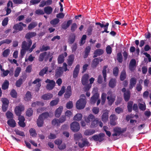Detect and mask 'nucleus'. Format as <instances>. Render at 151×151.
I'll return each mask as SVG.
<instances>
[{"label":"nucleus","instance_id":"f257e3e1","mask_svg":"<svg viewBox=\"0 0 151 151\" xmlns=\"http://www.w3.org/2000/svg\"><path fill=\"white\" fill-rule=\"evenodd\" d=\"M81 98L77 101L76 104V106L78 109H82L85 107L86 104V97L84 94H82L81 96Z\"/></svg>","mask_w":151,"mask_h":151},{"label":"nucleus","instance_id":"f03ea898","mask_svg":"<svg viewBox=\"0 0 151 151\" xmlns=\"http://www.w3.org/2000/svg\"><path fill=\"white\" fill-rule=\"evenodd\" d=\"M126 130V127L122 129L121 127H116L113 129V131L114 133L112 134V136L113 137L117 136H119L121 134L125 132Z\"/></svg>","mask_w":151,"mask_h":151},{"label":"nucleus","instance_id":"7ed1b4c3","mask_svg":"<svg viewBox=\"0 0 151 151\" xmlns=\"http://www.w3.org/2000/svg\"><path fill=\"white\" fill-rule=\"evenodd\" d=\"M1 101L2 103V110L3 112H5L8 107V105L9 104V101L6 98H2L1 99Z\"/></svg>","mask_w":151,"mask_h":151},{"label":"nucleus","instance_id":"20e7f679","mask_svg":"<svg viewBox=\"0 0 151 151\" xmlns=\"http://www.w3.org/2000/svg\"><path fill=\"white\" fill-rule=\"evenodd\" d=\"M122 91L124 93V98L125 101H128L130 97V92L129 90L127 91L125 88H123L122 89Z\"/></svg>","mask_w":151,"mask_h":151},{"label":"nucleus","instance_id":"39448f33","mask_svg":"<svg viewBox=\"0 0 151 151\" xmlns=\"http://www.w3.org/2000/svg\"><path fill=\"white\" fill-rule=\"evenodd\" d=\"M32 44V41L31 40H28L27 42L24 41L22 42V48L29 50Z\"/></svg>","mask_w":151,"mask_h":151},{"label":"nucleus","instance_id":"423d86ee","mask_svg":"<svg viewBox=\"0 0 151 151\" xmlns=\"http://www.w3.org/2000/svg\"><path fill=\"white\" fill-rule=\"evenodd\" d=\"M79 124L76 122H73L70 124V129L74 132H78L80 129Z\"/></svg>","mask_w":151,"mask_h":151},{"label":"nucleus","instance_id":"0eeeda50","mask_svg":"<svg viewBox=\"0 0 151 151\" xmlns=\"http://www.w3.org/2000/svg\"><path fill=\"white\" fill-rule=\"evenodd\" d=\"M24 109V106L22 105L17 106L15 109V112L16 115L19 116L21 115V112Z\"/></svg>","mask_w":151,"mask_h":151},{"label":"nucleus","instance_id":"6e6552de","mask_svg":"<svg viewBox=\"0 0 151 151\" xmlns=\"http://www.w3.org/2000/svg\"><path fill=\"white\" fill-rule=\"evenodd\" d=\"M72 95L71 87L70 86H68L67 87L66 90L64 94V97L66 99L70 98Z\"/></svg>","mask_w":151,"mask_h":151},{"label":"nucleus","instance_id":"1a4fd4ad","mask_svg":"<svg viewBox=\"0 0 151 151\" xmlns=\"http://www.w3.org/2000/svg\"><path fill=\"white\" fill-rule=\"evenodd\" d=\"M89 76L88 74H84L81 79V82L83 85H86L88 82V79Z\"/></svg>","mask_w":151,"mask_h":151},{"label":"nucleus","instance_id":"9d476101","mask_svg":"<svg viewBox=\"0 0 151 151\" xmlns=\"http://www.w3.org/2000/svg\"><path fill=\"white\" fill-rule=\"evenodd\" d=\"M95 118V116L91 114L88 116L84 117V120L87 124H89Z\"/></svg>","mask_w":151,"mask_h":151},{"label":"nucleus","instance_id":"9b49d317","mask_svg":"<svg viewBox=\"0 0 151 151\" xmlns=\"http://www.w3.org/2000/svg\"><path fill=\"white\" fill-rule=\"evenodd\" d=\"M101 120L104 122H106L108 120L109 112L108 111H104L101 116Z\"/></svg>","mask_w":151,"mask_h":151},{"label":"nucleus","instance_id":"f8f14e48","mask_svg":"<svg viewBox=\"0 0 151 151\" xmlns=\"http://www.w3.org/2000/svg\"><path fill=\"white\" fill-rule=\"evenodd\" d=\"M82 141V143H81L80 142L78 143V145L79 147L81 148H82L84 146H90V144L89 142L86 139H81Z\"/></svg>","mask_w":151,"mask_h":151},{"label":"nucleus","instance_id":"ddd939ff","mask_svg":"<svg viewBox=\"0 0 151 151\" xmlns=\"http://www.w3.org/2000/svg\"><path fill=\"white\" fill-rule=\"evenodd\" d=\"M104 53L103 50L101 49H98L95 50L93 53V58H96L98 56L102 55Z\"/></svg>","mask_w":151,"mask_h":151},{"label":"nucleus","instance_id":"4468645a","mask_svg":"<svg viewBox=\"0 0 151 151\" xmlns=\"http://www.w3.org/2000/svg\"><path fill=\"white\" fill-rule=\"evenodd\" d=\"M80 65L79 64L76 65L73 72V77L74 78H76L78 76L79 72Z\"/></svg>","mask_w":151,"mask_h":151},{"label":"nucleus","instance_id":"2eb2a0df","mask_svg":"<svg viewBox=\"0 0 151 151\" xmlns=\"http://www.w3.org/2000/svg\"><path fill=\"white\" fill-rule=\"evenodd\" d=\"M63 68L61 67H59L55 73V76L56 77L59 78L63 74Z\"/></svg>","mask_w":151,"mask_h":151},{"label":"nucleus","instance_id":"dca6fc26","mask_svg":"<svg viewBox=\"0 0 151 151\" xmlns=\"http://www.w3.org/2000/svg\"><path fill=\"white\" fill-rule=\"evenodd\" d=\"M99 97V94L96 93L91 97L90 99V102L91 104H94L96 103L97 100Z\"/></svg>","mask_w":151,"mask_h":151},{"label":"nucleus","instance_id":"f3484780","mask_svg":"<svg viewBox=\"0 0 151 151\" xmlns=\"http://www.w3.org/2000/svg\"><path fill=\"white\" fill-rule=\"evenodd\" d=\"M136 61L134 59H132L130 61L129 68L131 71H133L134 70L136 66Z\"/></svg>","mask_w":151,"mask_h":151},{"label":"nucleus","instance_id":"a211bd4d","mask_svg":"<svg viewBox=\"0 0 151 151\" xmlns=\"http://www.w3.org/2000/svg\"><path fill=\"white\" fill-rule=\"evenodd\" d=\"M137 82L136 79L134 78H132L130 80V83L129 85V89H132L136 84Z\"/></svg>","mask_w":151,"mask_h":151},{"label":"nucleus","instance_id":"6ab92c4d","mask_svg":"<svg viewBox=\"0 0 151 151\" xmlns=\"http://www.w3.org/2000/svg\"><path fill=\"white\" fill-rule=\"evenodd\" d=\"M116 96H113L111 95L110 97L108 96L107 99L108 100V104L109 105L111 106L115 100Z\"/></svg>","mask_w":151,"mask_h":151},{"label":"nucleus","instance_id":"aec40b11","mask_svg":"<svg viewBox=\"0 0 151 151\" xmlns=\"http://www.w3.org/2000/svg\"><path fill=\"white\" fill-rule=\"evenodd\" d=\"M21 22L15 24L13 27V28L15 30L18 31H22L23 29V27L21 24Z\"/></svg>","mask_w":151,"mask_h":151},{"label":"nucleus","instance_id":"412c9836","mask_svg":"<svg viewBox=\"0 0 151 151\" xmlns=\"http://www.w3.org/2000/svg\"><path fill=\"white\" fill-rule=\"evenodd\" d=\"M53 96V95L52 93H48L42 95L41 98L44 100H49L52 98Z\"/></svg>","mask_w":151,"mask_h":151},{"label":"nucleus","instance_id":"4be33fe9","mask_svg":"<svg viewBox=\"0 0 151 151\" xmlns=\"http://www.w3.org/2000/svg\"><path fill=\"white\" fill-rule=\"evenodd\" d=\"M99 63V59L98 58H94L92 61L91 66L93 68H95Z\"/></svg>","mask_w":151,"mask_h":151},{"label":"nucleus","instance_id":"5701e85b","mask_svg":"<svg viewBox=\"0 0 151 151\" xmlns=\"http://www.w3.org/2000/svg\"><path fill=\"white\" fill-rule=\"evenodd\" d=\"M53 10L52 8L50 6H47L44 7V13L47 14L48 15H50L51 14Z\"/></svg>","mask_w":151,"mask_h":151},{"label":"nucleus","instance_id":"b1692460","mask_svg":"<svg viewBox=\"0 0 151 151\" xmlns=\"http://www.w3.org/2000/svg\"><path fill=\"white\" fill-rule=\"evenodd\" d=\"M99 120L98 118H95L91 123L90 127L91 128H94L97 127L98 124Z\"/></svg>","mask_w":151,"mask_h":151},{"label":"nucleus","instance_id":"393cba45","mask_svg":"<svg viewBox=\"0 0 151 151\" xmlns=\"http://www.w3.org/2000/svg\"><path fill=\"white\" fill-rule=\"evenodd\" d=\"M63 110V107L62 106H60L57 108L55 111V116L56 117L58 118L60 116Z\"/></svg>","mask_w":151,"mask_h":151},{"label":"nucleus","instance_id":"a878e982","mask_svg":"<svg viewBox=\"0 0 151 151\" xmlns=\"http://www.w3.org/2000/svg\"><path fill=\"white\" fill-rule=\"evenodd\" d=\"M36 33L35 32H30L27 33L25 35V38L28 40H31L30 38L36 36Z\"/></svg>","mask_w":151,"mask_h":151},{"label":"nucleus","instance_id":"bb28decb","mask_svg":"<svg viewBox=\"0 0 151 151\" xmlns=\"http://www.w3.org/2000/svg\"><path fill=\"white\" fill-rule=\"evenodd\" d=\"M108 65H104L103 67V69L102 71V75L103 76L104 81L105 82L106 81V69L108 68Z\"/></svg>","mask_w":151,"mask_h":151},{"label":"nucleus","instance_id":"cd10ccee","mask_svg":"<svg viewBox=\"0 0 151 151\" xmlns=\"http://www.w3.org/2000/svg\"><path fill=\"white\" fill-rule=\"evenodd\" d=\"M7 123L9 126L12 128L16 126V122L13 119L8 120L7 121Z\"/></svg>","mask_w":151,"mask_h":151},{"label":"nucleus","instance_id":"c85d7f7f","mask_svg":"<svg viewBox=\"0 0 151 151\" xmlns=\"http://www.w3.org/2000/svg\"><path fill=\"white\" fill-rule=\"evenodd\" d=\"M74 55L73 54L70 55L69 56L67 64L68 66L72 65L74 61Z\"/></svg>","mask_w":151,"mask_h":151},{"label":"nucleus","instance_id":"c756f323","mask_svg":"<svg viewBox=\"0 0 151 151\" xmlns=\"http://www.w3.org/2000/svg\"><path fill=\"white\" fill-rule=\"evenodd\" d=\"M44 124V119L42 118L39 116L37 120V124L39 127H42Z\"/></svg>","mask_w":151,"mask_h":151},{"label":"nucleus","instance_id":"7c9ffc66","mask_svg":"<svg viewBox=\"0 0 151 151\" xmlns=\"http://www.w3.org/2000/svg\"><path fill=\"white\" fill-rule=\"evenodd\" d=\"M116 80L115 79L112 78L109 82V86L110 87L113 88L116 86Z\"/></svg>","mask_w":151,"mask_h":151},{"label":"nucleus","instance_id":"2f4dec72","mask_svg":"<svg viewBox=\"0 0 151 151\" xmlns=\"http://www.w3.org/2000/svg\"><path fill=\"white\" fill-rule=\"evenodd\" d=\"M32 98V96L30 92L27 91L24 97V100L26 101H29Z\"/></svg>","mask_w":151,"mask_h":151},{"label":"nucleus","instance_id":"473e14b6","mask_svg":"<svg viewBox=\"0 0 151 151\" xmlns=\"http://www.w3.org/2000/svg\"><path fill=\"white\" fill-rule=\"evenodd\" d=\"M48 68L47 67H45L42 68L39 72V74L41 76H43L45 74H47L48 72Z\"/></svg>","mask_w":151,"mask_h":151},{"label":"nucleus","instance_id":"72a5a7b5","mask_svg":"<svg viewBox=\"0 0 151 151\" xmlns=\"http://www.w3.org/2000/svg\"><path fill=\"white\" fill-rule=\"evenodd\" d=\"M127 75L126 70L123 69L121 72L120 76V79L121 81H124L126 78Z\"/></svg>","mask_w":151,"mask_h":151},{"label":"nucleus","instance_id":"f704fd0d","mask_svg":"<svg viewBox=\"0 0 151 151\" xmlns=\"http://www.w3.org/2000/svg\"><path fill=\"white\" fill-rule=\"evenodd\" d=\"M76 35L75 34L72 33L70 35L68 40L69 44H72L74 42L76 39Z\"/></svg>","mask_w":151,"mask_h":151},{"label":"nucleus","instance_id":"c9c22d12","mask_svg":"<svg viewBox=\"0 0 151 151\" xmlns=\"http://www.w3.org/2000/svg\"><path fill=\"white\" fill-rule=\"evenodd\" d=\"M9 82L8 80H6L1 85L2 90H6L7 89L9 86Z\"/></svg>","mask_w":151,"mask_h":151},{"label":"nucleus","instance_id":"e433bc0d","mask_svg":"<svg viewBox=\"0 0 151 151\" xmlns=\"http://www.w3.org/2000/svg\"><path fill=\"white\" fill-rule=\"evenodd\" d=\"M95 132V130L92 129H88L86 130L84 132V134L86 136H88L92 135Z\"/></svg>","mask_w":151,"mask_h":151},{"label":"nucleus","instance_id":"4c0bfd02","mask_svg":"<svg viewBox=\"0 0 151 151\" xmlns=\"http://www.w3.org/2000/svg\"><path fill=\"white\" fill-rule=\"evenodd\" d=\"M91 50V47L90 46H87L85 50V54L83 57L84 58H86L88 56Z\"/></svg>","mask_w":151,"mask_h":151},{"label":"nucleus","instance_id":"58836bf2","mask_svg":"<svg viewBox=\"0 0 151 151\" xmlns=\"http://www.w3.org/2000/svg\"><path fill=\"white\" fill-rule=\"evenodd\" d=\"M74 138L75 141H78L81 139H82V136L81 133H78L74 134Z\"/></svg>","mask_w":151,"mask_h":151},{"label":"nucleus","instance_id":"ea45409f","mask_svg":"<svg viewBox=\"0 0 151 151\" xmlns=\"http://www.w3.org/2000/svg\"><path fill=\"white\" fill-rule=\"evenodd\" d=\"M55 81L50 83H48L47 85L46 88L48 90H52L55 86Z\"/></svg>","mask_w":151,"mask_h":151},{"label":"nucleus","instance_id":"a19ab883","mask_svg":"<svg viewBox=\"0 0 151 151\" xmlns=\"http://www.w3.org/2000/svg\"><path fill=\"white\" fill-rule=\"evenodd\" d=\"M44 104L41 101H36L32 103V107H36L37 106H44Z\"/></svg>","mask_w":151,"mask_h":151},{"label":"nucleus","instance_id":"79ce46f5","mask_svg":"<svg viewBox=\"0 0 151 151\" xmlns=\"http://www.w3.org/2000/svg\"><path fill=\"white\" fill-rule=\"evenodd\" d=\"M37 25V23L36 22H32L28 26V29L29 30L34 28Z\"/></svg>","mask_w":151,"mask_h":151},{"label":"nucleus","instance_id":"37998d69","mask_svg":"<svg viewBox=\"0 0 151 151\" xmlns=\"http://www.w3.org/2000/svg\"><path fill=\"white\" fill-rule=\"evenodd\" d=\"M47 52H45L40 53L38 58L39 61L40 62L42 61L44 59L45 56L47 55Z\"/></svg>","mask_w":151,"mask_h":151},{"label":"nucleus","instance_id":"c03bdc74","mask_svg":"<svg viewBox=\"0 0 151 151\" xmlns=\"http://www.w3.org/2000/svg\"><path fill=\"white\" fill-rule=\"evenodd\" d=\"M64 61V57L63 54L59 55L58 58V63L59 64L63 63Z\"/></svg>","mask_w":151,"mask_h":151},{"label":"nucleus","instance_id":"a18cd8bd","mask_svg":"<svg viewBox=\"0 0 151 151\" xmlns=\"http://www.w3.org/2000/svg\"><path fill=\"white\" fill-rule=\"evenodd\" d=\"M117 59L119 63H122L123 62V57L122 54L119 52L117 53Z\"/></svg>","mask_w":151,"mask_h":151},{"label":"nucleus","instance_id":"49530a36","mask_svg":"<svg viewBox=\"0 0 151 151\" xmlns=\"http://www.w3.org/2000/svg\"><path fill=\"white\" fill-rule=\"evenodd\" d=\"M16 134L17 135L20 136L24 137L25 136V134L24 132L19 130L18 129H15L14 130Z\"/></svg>","mask_w":151,"mask_h":151},{"label":"nucleus","instance_id":"de8ad7c7","mask_svg":"<svg viewBox=\"0 0 151 151\" xmlns=\"http://www.w3.org/2000/svg\"><path fill=\"white\" fill-rule=\"evenodd\" d=\"M33 110L32 108H28L26 112V114L28 117H30L33 114Z\"/></svg>","mask_w":151,"mask_h":151},{"label":"nucleus","instance_id":"09e8293b","mask_svg":"<svg viewBox=\"0 0 151 151\" xmlns=\"http://www.w3.org/2000/svg\"><path fill=\"white\" fill-rule=\"evenodd\" d=\"M133 103L132 101H130L128 103L127 108L128 111L129 112H131L132 111Z\"/></svg>","mask_w":151,"mask_h":151},{"label":"nucleus","instance_id":"8fccbe9b","mask_svg":"<svg viewBox=\"0 0 151 151\" xmlns=\"http://www.w3.org/2000/svg\"><path fill=\"white\" fill-rule=\"evenodd\" d=\"M60 22V20L57 18H56L50 22V23L52 25L53 27H55V25L58 24Z\"/></svg>","mask_w":151,"mask_h":151},{"label":"nucleus","instance_id":"3c124183","mask_svg":"<svg viewBox=\"0 0 151 151\" xmlns=\"http://www.w3.org/2000/svg\"><path fill=\"white\" fill-rule=\"evenodd\" d=\"M82 118V115L81 114H77L74 117L73 119L75 120L79 121Z\"/></svg>","mask_w":151,"mask_h":151},{"label":"nucleus","instance_id":"603ef678","mask_svg":"<svg viewBox=\"0 0 151 151\" xmlns=\"http://www.w3.org/2000/svg\"><path fill=\"white\" fill-rule=\"evenodd\" d=\"M30 135L33 137H36L37 135V133L36 130L34 128H31L29 130Z\"/></svg>","mask_w":151,"mask_h":151},{"label":"nucleus","instance_id":"864d4df0","mask_svg":"<svg viewBox=\"0 0 151 151\" xmlns=\"http://www.w3.org/2000/svg\"><path fill=\"white\" fill-rule=\"evenodd\" d=\"M106 95V93H103L102 94L101 96V104L102 105L104 104L105 102Z\"/></svg>","mask_w":151,"mask_h":151},{"label":"nucleus","instance_id":"5fc2aeb1","mask_svg":"<svg viewBox=\"0 0 151 151\" xmlns=\"http://www.w3.org/2000/svg\"><path fill=\"white\" fill-rule=\"evenodd\" d=\"M119 69L118 67H116L113 69V73L114 76L117 77L118 76L119 73Z\"/></svg>","mask_w":151,"mask_h":151},{"label":"nucleus","instance_id":"6e6d98bb","mask_svg":"<svg viewBox=\"0 0 151 151\" xmlns=\"http://www.w3.org/2000/svg\"><path fill=\"white\" fill-rule=\"evenodd\" d=\"M98 135V141L100 142H101L104 140V137L105 136V134L104 133H101L99 134Z\"/></svg>","mask_w":151,"mask_h":151},{"label":"nucleus","instance_id":"4d7b16f0","mask_svg":"<svg viewBox=\"0 0 151 151\" xmlns=\"http://www.w3.org/2000/svg\"><path fill=\"white\" fill-rule=\"evenodd\" d=\"M23 79L21 78H19L16 81V86L17 87H19L23 83Z\"/></svg>","mask_w":151,"mask_h":151},{"label":"nucleus","instance_id":"13d9d810","mask_svg":"<svg viewBox=\"0 0 151 151\" xmlns=\"http://www.w3.org/2000/svg\"><path fill=\"white\" fill-rule=\"evenodd\" d=\"M10 50L9 49L5 50L2 53V55L4 57H7L9 55L10 52Z\"/></svg>","mask_w":151,"mask_h":151},{"label":"nucleus","instance_id":"bf43d9fd","mask_svg":"<svg viewBox=\"0 0 151 151\" xmlns=\"http://www.w3.org/2000/svg\"><path fill=\"white\" fill-rule=\"evenodd\" d=\"M12 42L11 40H10L8 39H6L5 40H3L0 42V46L2 44H9Z\"/></svg>","mask_w":151,"mask_h":151},{"label":"nucleus","instance_id":"052dcab7","mask_svg":"<svg viewBox=\"0 0 151 151\" xmlns=\"http://www.w3.org/2000/svg\"><path fill=\"white\" fill-rule=\"evenodd\" d=\"M58 99H56L55 100H52L50 103V105L51 106H53L57 104L59 102Z\"/></svg>","mask_w":151,"mask_h":151},{"label":"nucleus","instance_id":"680f3d73","mask_svg":"<svg viewBox=\"0 0 151 151\" xmlns=\"http://www.w3.org/2000/svg\"><path fill=\"white\" fill-rule=\"evenodd\" d=\"M21 68L19 67H17L15 70L14 72V76L15 77H17L21 72Z\"/></svg>","mask_w":151,"mask_h":151},{"label":"nucleus","instance_id":"e2e57ef3","mask_svg":"<svg viewBox=\"0 0 151 151\" xmlns=\"http://www.w3.org/2000/svg\"><path fill=\"white\" fill-rule=\"evenodd\" d=\"M49 116V114L47 112L43 113L39 115V116H40V117L43 119L44 118V119L47 118Z\"/></svg>","mask_w":151,"mask_h":151},{"label":"nucleus","instance_id":"0e129e2a","mask_svg":"<svg viewBox=\"0 0 151 151\" xmlns=\"http://www.w3.org/2000/svg\"><path fill=\"white\" fill-rule=\"evenodd\" d=\"M11 96L13 98H16L17 96V93L14 89L12 90L10 93Z\"/></svg>","mask_w":151,"mask_h":151},{"label":"nucleus","instance_id":"69168bd1","mask_svg":"<svg viewBox=\"0 0 151 151\" xmlns=\"http://www.w3.org/2000/svg\"><path fill=\"white\" fill-rule=\"evenodd\" d=\"M41 52H43L47 51L50 49V47L49 46H45L44 45H42V48L40 49Z\"/></svg>","mask_w":151,"mask_h":151},{"label":"nucleus","instance_id":"338daca9","mask_svg":"<svg viewBox=\"0 0 151 151\" xmlns=\"http://www.w3.org/2000/svg\"><path fill=\"white\" fill-rule=\"evenodd\" d=\"M77 28V24L75 23H74L71 25L70 30L72 32H73L75 31Z\"/></svg>","mask_w":151,"mask_h":151},{"label":"nucleus","instance_id":"774afa93","mask_svg":"<svg viewBox=\"0 0 151 151\" xmlns=\"http://www.w3.org/2000/svg\"><path fill=\"white\" fill-rule=\"evenodd\" d=\"M6 116L8 119H12L13 118V114L9 111H8L6 112Z\"/></svg>","mask_w":151,"mask_h":151}]
</instances>
